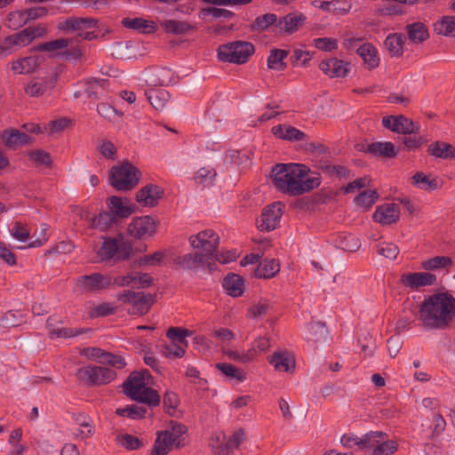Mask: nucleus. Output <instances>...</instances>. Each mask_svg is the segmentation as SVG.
<instances>
[{"label": "nucleus", "mask_w": 455, "mask_h": 455, "mask_svg": "<svg viewBox=\"0 0 455 455\" xmlns=\"http://www.w3.org/2000/svg\"><path fill=\"white\" fill-rule=\"evenodd\" d=\"M164 190L160 186L155 184H147L141 188L136 194L138 203L149 207L157 205L158 200L163 197Z\"/></svg>", "instance_id": "17"}, {"label": "nucleus", "mask_w": 455, "mask_h": 455, "mask_svg": "<svg viewBox=\"0 0 455 455\" xmlns=\"http://www.w3.org/2000/svg\"><path fill=\"white\" fill-rule=\"evenodd\" d=\"M319 68L331 78H344L347 76L351 66L350 63L338 58L323 60Z\"/></svg>", "instance_id": "15"}, {"label": "nucleus", "mask_w": 455, "mask_h": 455, "mask_svg": "<svg viewBox=\"0 0 455 455\" xmlns=\"http://www.w3.org/2000/svg\"><path fill=\"white\" fill-rule=\"evenodd\" d=\"M436 280V275L428 272L403 274L400 277L401 283L413 291L419 287L433 285Z\"/></svg>", "instance_id": "16"}, {"label": "nucleus", "mask_w": 455, "mask_h": 455, "mask_svg": "<svg viewBox=\"0 0 455 455\" xmlns=\"http://www.w3.org/2000/svg\"><path fill=\"white\" fill-rule=\"evenodd\" d=\"M143 375L139 371L132 372L123 383V392L133 401L148 404L149 407L158 406L161 396L158 392L148 387Z\"/></svg>", "instance_id": "4"}, {"label": "nucleus", "mask_w": 455, "mask_h": 455, "mask_svg": "<svg viewBox=\"0 0 455 455\" xmlns=\"http://www.w3.org/2000/svg\"><path fill=\"white\" fill-rule=\"evenodd\" d=\"M245 434L243 429L240 428L232 434L225 443L217 447L216 453L218 455H229L235 449H238L240 444L244 441Z\"/></svg>", "instance_id": "32"}, {"label": "nucleus", "mask_w": 455, "mask_h": 455, "mask_svg": "<svg viewBox=\"0 0 455 455\" xmlns=\"http://www.w3.org/2000/svg\"><path fill=\"white\" fill-rule=\"evenodd\" d=\"M166 431H169L171 438L174 440L175 447L180 449L186 445L185 435L188 433V427L176 420H170Z\"/></svg>", "instance_id": "36"}, {"label": "nucleus", "mask_w": 455, "mask_h": 455, "mask_svg": "<svg viewBox=\"0 0 455 455\" xmlns=\"http://www.w3.org/2000/svg\"><path fill=\"white\" fill-rule=\"evenodd\" d=\"M394 125V132L411 135L419 132V125L403 115L395 116Z\"/></svg>", "instance_id": "37"}, {"label": "nucleus", "mask_w": 455, "mask_h": 455, "mask_svg": "<svg viewBox=\"0 0 455 455\" xmlns=\"http://www.w3.org/2000/svg\"><path fill=\"white\" fill-rule=\"evenodd\" d=\"M352 4L339 1H323L320 3L319 9L336 14L345 15L351 10Z\"/></svg>", "instance_id": "48"}, {"label": "nucleus", "mask_w": 455, "mask_h": 455, "mask_svg": "<svg viewBox=\"0 0 455 455\" xmlns=\"http://www.w3.org/2000/svg\"><path fill=\"white\" fill-rule=\"evenodd\" d=\"M28 23L24 10L10 12L5 20L4 26L10 29L16 30Z\"/></svg>", "instance_id": "55"}, {"label": "nucleus", "mask_w": 455, "mask_h": 455, "mask_svg": "<svg viewBox=\"0 0 455 455\" xmlns=\"http://www.w3.org/2000/svg\"><path fill=\"white\" fill-rule=\"evenodd\" d=\"M378 197L379 194L375 190H364L355 198V203L358 206L369 209L372 206Z\"/></svg>", "instance_id": "60"}, {"label": "nucleus", "mask_w": 455, "mask_h": 455, "mask_svg": "<svg viewBox=\"0 0 455 455\" xmlns=\"http://www.w3.org/2000/svg\"><path fill=\"white\" fill-rule=\"evenodd\" d=\"M116 221L117 220L110 212L104 211L101 212L98 216L92 217L91 219L89 228L99 229L100 231H105Z\"/></svg>", "instance_id": "42"}, {"label": "nucleus", "mask_w": 455, "mask_h": 455, "mask_svg": "<svg viewBox=\"0 0 455 455\" xmlns=\"http://www.w3.org/2000/svg\"><path fill=\"white\" fill-rule=\"evenodd\" d=\"M132 252V243L119 235L116 237H106L99 248L97 254L100 260L107 261L114 259L116 261L127 259Z\"/></svg>", "instance_id": "5"}, {"label": "nucleus", "mask_w": 455, "mask_h": 455, "mask_svg": "<svg viewBox=\"0 0 455 455\" xmlns=\"http://www.w3.org/2000/svg\"><path fill=\"white\" fill-rule=\"evenodd\" d=\"M72 40L69 38H59L50 42L41 43L34 47L37 52H55L70 46Z\"/></svg>", "instance_id": "52"}, {"label": "nucleus", "mask_w": 455, "mask_h": 455, "mask_svg": "<svg viewBox=\"0 0 455 455\" xmlns=\"http://www.w3.org/2000/svg\"><path fill=\"white\" fill-rule=\"evenodd\" d=\"M76 379L87 386H101L113 381L116 378L114 370L102 366H84L76 371Z\"/></svg>", "instance_id": "8"}, {"label": "nucleus", "mask_w": 455, "mask_h": 455, "mask_svg": "<svg viewBox=\"0 0 455 455\" xmlns=\"http://www.w3.org/2000/svg\"><path fill=\"white\" fill-rule=\"evenodd\" d=\"M46 327L49 330L50 338H72L85 333L88 330L76 328L55 327L54 319L50 316L46 321Z\"/></svg>", "instance_id": "28"}, {"label": "nucleus", "mask_w": 455, "mask_h": 455, "mask_svg": "<svg viewBox=\"0 0 455 455\" xmlns=\"http://www.w3.org/2000/svg\"><path fill=\"white\" fill-rule=\"evenodd\" d=\"M116 298L119 301L132 306L129 314L138 315H146L155 302L152 294H146L143 291H124L119 292Z\"/></svg>", "instance_id": "9"}, {"label": "nucleus", "mask_w": 455, "mask_h": 455, "mask_svg": "<svg viewBox=\"0 0 455 455\" xmlns=\"http://www.w3.org/2000/svg\"><path fill=\"white\" fill-rule=\"evenodd\" d=\"M191 334V331L180 327H171L166 332L167 338L170 339L173 344H179L184 347H188L186 338Z\"/></svg>", "instance_id": "56"}, {"label": "nucleus", "mask_w": 455, "mask_h": 455, "mask_svg": "<svg viewBox=\"0 0 455 455\" xmlns=\"http://www.w3.org/2000/svg\"><path fill=\"white\" fill-rule=\"evenodd\" d=\"M117 441L121 446L128 451H136L143 446L141 440L130 434L118 435Z\"/></svg>", "instance_id": "62"}, {"label": "nucleus", "mask_w": 455, "mask_h": 455, "mask_svg": "<svg viewBox=\"0 0 455 455\" xmlns=\"http://www.w3.org/2000/svg\"><path fill=\"white\" fill-rule=\"evenodd\" d=\"M223 288L232 297H240L243 293V279L236 274H228L223 280Z\"/></svg>", "instance_id": "33"}, {"label": "nucleus", "mask_w": 455, "mask_h": 455, "mask_svg": "<svg viewBox=\"0 0 455 455\" xmlns=\"http://www.w3.org/2000/svg\"><path fill=\"white\" fill-rule=\"evenodd\" d=\"M216 175L217 172L213 168L203 167L196 172L194 179L197 183L205 187L212 183Z\"/></svg>", "instance_id": "63"}, {"label": "nucleus", "mask_w": 455, "mask_h": 455, "mask_svg": "<svg viewBox=\"0 0 455 455\" xmlns=\"http://www.w3.org/2000/svg\"><path fill=\"white\" fill-rule=\"evenodd\" d=\"M212 16L215 19L223 18V19H232L235 16V12L222 8H217L214 6L203 8L199 12V18L205 19L207 16Z\"/></svg>", "instance_id": "58"}, {"label": "nucleus", "mask_w": 455, "mask_h": 455, "mask_svg": "<svg viewBox=\"0 0 455 455\" xmlns=\"http://www.w3.org/2000/svg\"><path fill=\"white\" fill-rule=\"evenodd\" d=\"M171 436L169 431H157L150 455H166L172 450V446L175 447L174 440L172 439Z\"/></svg>", "instance_id": "27"}, {"label": "nucleus", "mask_w": 455, "mask_h": 455, "mask_svg": "<svg viewBox=\"0 0 455 455\" xmlns=\"http://www.w3.org/2000/svg\"><path fill=\"white\" fill-rule=\"evenodd\" d=\"M0 138L3 143L9 148H15L19 146L28 145L33 139L26 132L16 129L4 130L1 132Z\"/></svg>", "instance_id": "20"}, {"label": "nucleus", "mask_w": 455, "mask_h": 455, "mask_svg": "<svg viewBox=\"0 0 455 455\" xmlns=\"http://www.w3.org/2000/svg\"><path fill=\"white\" fill-rule=\"evenodd\" d=\"M437 35L455 37V16H443L434 23Z\"/></svg>", "instance_id": "41"}, {"label": "nucleus", "mask_w": 455, "mask_h": 455, "mask_svg": "<svg viewBox=\"0 0 455 455\" xmlns=\"http://www.w3.org/2000/svg\"><path fill=\"white\" fill-rule=\"evenodd\" d=\"M321 184V177L320 174H316L315 176L307 177L298 179V182L296 187H294V196L302 195L304 193L309 192L315 188H318Z\"/></svg>", "instance_id": "43"}, {"label": "nucleus", "mask_w": 455, "mask_h": 455, "mask_svg": "<svg viewBox=\"0 0 455 455\" xmlns=\"http://www.w3.org/2000/svg\"><path fill=\"white\" fill-rule=\"evenodd\" d=\"M419 320L426 330L445 331L455 320V297L449 291H437L424 299Z\"/></svg>", "instance_id": "1"}, {"label": "nucleus", "mask_w": 455, "mask_h": 455, "mask_svg": "<svg viewBox=\"0 0 455 455\" xmlns=\"http://www.w3.org/2000/svg\"><path fill=\"white\" fill-rule=\"evenodd\" d=\"M76 287L80 292H99L106 290L112 284L111 278L108 275L100 273H93L79 276L76 279Z\"/></svg>", "instance_id": "11"}, {"label": "nucleus", "mask_w": 455, "mask_h": 455, "mask_svg": "<svg viewBox=\"0 0 455 455\" xmlns=\"http://www.w3.org/2000/svg\"><path fill=\"white\" fill-rule=\"evenodd\" d=\"M5 43L9 44V46L12 50L13 47H24L29 44L31 41L25 28L18 33L6 36Z\"/></svg>", "instance_id": "59"}, {"label": "nucleus", "mask_w": 455, "mask_h": 455, "mask_svg": "<svg viewBox=\"0 0 455 455\" xmlns=\"http://www.w3.org/2000/svg\"><path fill=\"white\" fill-rule=\"evenodd\" d=\"M379 435L378 434H374V431H369L362 435H358L353 432H348L341 435L340 443L346 449L353 450L356 452L370 454L371 449L373 448V442L375 441L373 438Z\"/></svg>", "instance_id": "10"}, {"label": "nucleus", "mask_w": 455, "mask_h": 455, "mask_svg": "<svg viewBox=\"0 0 455 455\" xmlns=\"http://www.w3.org/2000/svg\"><path fill=\"white\" fill-rule=\"evenodd\" d=\"M118 416L127 417L132 419H143L146 416L147 409L144 406L137 404L127 405L124 408H118L116 411Z\"/></svg>", "instance_id": "51"}, {"label": "nucleus", "mask_w": 455, "mask_h": 455, "mask_svg": "<svg viewBox=\"0 0 455 455\" xmlns=\"http://www.w3.org/2000/svg\"><path fill=\"white\" fill-rule=\"evenodd\" d=\"M412 184L424 190L434 191L438 188L435 179L430 180L425 173L419 172L412 176Z\"/></svg>", "instance_id": "54"}, {"label": "nucleus", "mask_w": 455, "mask_h": 455, "mask_svg": "<svg viewBox=\"0 0 455 455\" xmlns=\"http://www.w3.org/2000/svg\"><path fill=\"white\" fill-rule=\"evenodd\" d=\"M375 157L394 158L397 156L399 150L389 141H377L368 144L363 150Z\"/></svg>", "instance_id": "22"}, {"label": "nucleus", "mask_w": 455, "mask_h": 455, "mask_svg": "<svg viewBox=\"0 0 455 455\" xmlns=\"http://www.w3.org/2000/svg\"><path fill=\"white\" fill-rule=\"evenodd\" d=\"M122 25L126 28L137 30L144 34L154 33L156 28L155 22L143 18H124L122 20Z\"/></svg>", "instance_id": "35"}, {"label": "nucleus", "mask_w": 455, "mask_h": 455, "mask_svg": "<svg viewBox=\"0 0 455 455\" xmlns=\"http://www.w3.org/2000/svg\"><path fill=\"white\" fill-rule=\"evenodd\" d=\"M224 354L230 359L239 363H248L255 360V352L253 348L246 351H237L233 349H225Z\"/></svg>", "instance_id": "49"}, {"label": "nucleus", "mask_w": 455, "mask_h": 455, "mask_svg": "<svg viewBox=\"0 0 455 455\" xmlns=\"http://www.w3.org/2000/svg\"><path fill=\"white\" fill-rule=\"evenodd\" d=\"M373 219L382 225L393 224L399 219V208L395 204H381L373 213Z\"/></svg>", "instance_id": "21"}, {"label": "nucleus", "mask_w": 455, "mask_h": 455, "mask_svg": "<svg viewBox=\"0 0 455 455\" xmlns=\"http://www.w3.org/2000/svg\"><path fill=\"white\" fill-rule=\"evenodd\" d=\"M403 36L400 33L389 34L384 44L391 57H401L403 53Z\"/></svg>", "instance_id": "39"}, {"label": "nucleus", "mask_w": 455, "mask_h": 455, "mask_svg": "<svg viewBox=\"0 0 455 455\" xmlns=\"http://www.w3.org/2000/svg\"><path fill=\"white\" fill-rule=\"evenodd\" d=\"M158 223L149 215L135 217L128 226V232L135 238L143 239L156 234Z\"/></svg>", "instance_id": "12"}, {"label": "nucleus", "mask_w": 455, "mask_h": 455, "mask_svg": "<svg viewBox=\"0 0 455 455\" xmlns=\"http://www.w3.org/2000/svg\"><path fill=\"white\" fill-rule=\"evenodd\" d=\"M254 45L250 42L235 41L221 44L218 48V59L223 62L243 64L254 53Z\"/></svg>", "instance_id": "7"}, {"label": "nucleus", "mask_w": 455, "mask_h": 455, "mask_svg": "<svg viewBox=\"0 0 455 455\" xmlns=\"http://www.w3.org/2000/svg\"><path fill=\"white\" fill-rule=\"evenodd\" d=\"M57 83V75L50 77L48 81L31 82L25 87V93L30 97H40L49 90L55 87Z\"/></svg>", "instance_id": "31"}, {"label": "nucleus", "mask_w": 455, "mask_h": 455, "mask_svg": "<svg viewBox=\"0 0 455 455\" xmlns=\"http://www.w3.org/2000/svg\"><path fill=\"white\" fill-rule=\"evenodd\" d=\"M216 368L227 377L235 379L239 381H243L245 379L243 371L238 369L237 367L234 366L233 364L226 363H216Z\"/></svg>", "instance_id": "61"}, {"label": "nucleus", "mask_w": 455, "mask_h": 455, "mask_svg": "<svg viewBox=\"0 0 455 455\" xmlns=\"http://www.w3.org/2000/svg\"><path fill=\"white\" fill-rule=\"evenodd\" d=\"M272 132L276 138L290 141H301L307 138L305 132L289 124L275 125Z\"/></svg>", "instance_id": "25"}, {"label": "nucleus", "mask_w": 455, "mask_h": 455, "mask_svg": "<svg viewBox=\"0 0 455 455\" xmlns=\"http://www.w3.org/2000/svg\"><path fill=\"white\" fill-rule=\"evenodd\" d=\"M309 172V168L300 164H277L271 171V180L277 189L283 193L294 196V187L298 179L305 178Z\"/></svg>", "instance_id": "3"}, {"label": "nucleus", "mask_w": 455, "mask_h": 455, "mask_svg": "<svg viewBox=\"0 0 455 455\" xmlns=\"http://www.w3.org/2000/svg\"><path fill=\"white\" fill-rule=\"evenodd\" d=\"M163 27L167 33L173 35L188 34L191 30H196V27L186 22L176 20H169L163 23Z\"/></svg>", "instance_id": "45"}, {"label": "nucleus", "mask_w": 455, "mask_h": 455, "mask_svg": "<svg viewBox=\"0 0 455 455\" xmlns=\"http://www.w3.org/2000/svg\"><path fill=\"white\" fill-rule=\"evenodd\" d=\"M107 204L109 208V212L118 219L128 218L133 212L134 206L125 205L121 197L112 196L108 197Z\"/></svg>", "instance_id": "29"}, {"label": "nucleus", "mask_w": 455, "mask_h": 455, "mask_svg": "<svg viewBox=\"0 0 455 455\" xmlns=\"http://www.w3.org/2000/svg\"><path fill=\"white\" fill-rule=\"evenodd\" d=\"M277 22V16L275 13H266L259 15L255 19V20L251 25V29L264 31L270 26L275 27Z\"/></svg>", "instance_id": "50"}, {"label": "nucleus", "mask_w": 455, "mask_h": 455, "mask_svg": "<svg viewBox=\"0 0 455 455\" xmlns=\"http://www.w3.org/2000/svg\"><path fill=\"white\" fill-rule=\"evenodd\" d=\"M140 178V170L128 162L114 166L109 173L110 185L121 191L132 189L138 184Z\"/></svg>", "instance_id": "6"}, {"label": "nucleus", "mask_w": 455, "mask_h": 455, "mask_svg": "<svg viewBox=\"0 0 455 455\" xmlns=\"http://www.w3.org/2000/svg\"><path fill=\"white\" fill-rule=\"evenodd\" d=\"M306 16L302 13H289L278 20L274 32H280L286 35H291L304 24Z\"/></svg>", "instance_id": "19"}, {"label": "nucleus", "mask_w": 455, "mask_h": 455, "mask_svg": "<svg viewBox=\"0 0 455 455\" xmlns=\"http://www.w3.org/2000/svg\"><path fill=\"white\" fill-rule=\"evenodd\" d=\"M283 204L275 202L266 206L260 215V220L258 222V228L260 231L269 232L276 228L282 217Z\"/></svg>", "instance_id": "13"}, {"label": "nucleus", "mask_w": 455, "mask_h": 455, "mask_svg": "<svg viewBox=\"0 0 455 455\" xmlns=\"http://www.w3.org/2000/svg\"><path fill=\"white\" fill-rule=\"evenodd\" d=\"M28 157L30 160L34 161L36 164L44 165L47 167L51 166L52 162L51 155L43 149L29 151Z\"/></svg>", "instance_id": "64"}, {"label": "nucleus", "mask_w": 455, "mask_h": 455, "mask_svg": "<svg viewBox=\"0 0 455 455\" xmlns=\"http://www.w3.org/2000/svg\"><path fill=\"white\" fill-rule=\"evenodd\" d=\"M44 61V57L42 55H30L12 61V69L17 74H29Z\"/></svg>", "instance_id": "23"}, {"label": "nucleus", "mask_w": 455, "mask_h": 455, "mask_svg": "<svg viewBox=\"0 0 455 455\" xmlns=\"http://www.w3.org/2000/svg\"><path fill=\"white\" fill-rule=\"evenodd\" d=\"M453 265V260L448 256H435L421 263L423 269L430 271L440 268H448Z\"/></svg>", "instance_id": "47"}, {"label": "nucleus", "mask_w": 455, "mask_h": 455, "mask_svg": "<svg viewBox=\"0 0 455 455\" xmlns=\"http://www.w3.org/2000/svg\"><path fill=\"white\" fill-rule=\"evenodd\" d=\"M328 336V330L321 322L311 323L308 325V335L307 340L313 343L325 341Z\"/></svg>", "instance_id": "44"}, {"label": "nucleus", "mask_w": 455, "mask_h": 455, "mask_svg": "<svg viewBox=\"0 0 455 455\" xmlns=\"http://www.w3.org/2000/svg\"><path fill=\"white\" fill-rule=\"evenodd\" d=\"M153 76L155 79L152 81L156 85L168 86L170 84L174 83L175 77L172 69L167 68H160L154 71Z\"/></svg>", "instance_id": "57"}, {"label": "nucleus", "mask_w": 455, "mask_h": 455, "mask_svg": "<svg viewBox=\"0 0 455 455\" xmlns=\"http://www.w3.org/2000/svg\"><path fill=\"white\" fill-rule=\"evenodd\" d=\"M318 168L330 177L335 176L341 179L349 176V170L346 166L329 164L326 161H320Z\"/></svg>", "instance_id": "53"}, {"label": "nucleus", "mask_w": 455, "mask_h": 455, "mask_svg": "<svg viewBox=\"0 0 455 455\" xmlns=\"http://www.w3.org/2000/svg\"><path fill=\"white\" fill-rule=\"evenodd\" d=\"M99 20L90 17L71 16L66 19H60L57 28L64 33L82 31L83 29L98 28Z\"/></svg>", "instance_id": "14"}, {"label": "nucleus", "mask_w": 455, "mask_h": 455, "mask_svg": "<svg viewBox=\"0 0 455 455\" xmlns=\"http://www.w3.org/2000/svg\"><path fill=\"white\" fill-rule=\"evenodd\" d=\"M379 436L373 438V448L371 449L370 454L371 455H391L394 454L397 449L398 444L394 440L388 439V435L383 431H374Z\"/></svg>", "instance_id": "18"}, {"label": "nucleus", "mask_w": 455, "mask_h": 455, "mask_svg": "<svg viewBox=\"0 0 455 455\" xmlns=\"http://www.w3.org/2000/svg\"><path fill=\"white\" fill-rule=\"evenodd\" d=\"M280 271L279 261L275 259H264L255 269V276L269 279Z\"/></svg>", "instance_id": "34"}, {"label": "nucleus", "mask_w": 455, "mask_h": 455, "mask_svg": "<svg viewBox=\"0 0 455 455\" xmlns=\"http://www.w3.org/2000/svg\"><path fill=\"white\" fill-rule=\"evenodd\" d=\"M145 94L148 102L156 110L163 109L171 98L168 91L159 88L150 89Z\"/></svg>", "instance_id": "38"}, {"label": "nucleus", "mask_w": 455, "mask_h": 455, "mask_svg": "<svg viewBox=\"0 0 455 455\" xmlns=\"http://www.w3.org/2000/svg\"><path fill=\"white\" fill-rule=\"evenodd\" d=\"M356 53L363 59L369 70L375 69L379 65L377 48L371 43H364L356 49Z\"/></svg>", "instance_id": "24"}, {"label": "nucleus", "mask_w": 455, "mask_h": 455, "mask_svg": "<svg viewBox=\"0 0 455 455\" xmlns=\"http://www.w3.org/2000/svg\"><path fill=\"white\" fill-rule=\"evenodd\" d=\"M405 28L409 39L414 44L423 43L429 37L427 27L421 22L408 24Z\"/></svg>", "instance_id": "40"}, {"label": "nucleus", "mask_w": 455, "mask_h": 455, "mask_svg": "<svg viewBox=\"0 0 455 455\" xmlns=\"http://www.w3.org/2000/svg\"><path fill=\"white\" fill-rule=\"evenodd\" d=\"M289 52L286 50L273 49L267 57V67L269 69L283 70L286 64L283 60L288 56Z\"/></svg>", "instance_id": "46"}, {"label": "nucleus", "mask_w": 455, "mask_h": 455, "mask_svg": "<svg viewBox=\"0 0 455 455\" xmlns=\"http://www.w3.org/2000/svg\"><path fill=\"white\" fill-rule=\"evenodd\" d=\"M268 362L279 371L289 372L295 369V360L287 351H275Z\"/></svg>", "instance_id": "26"}, {"label": "nucleus", "mask_w": 455, "mask_h": 455, "mask_svg": "<svg viewBox=\"0 0 455 455\" xmlns=\"http://www.w3.org/2000/svg\"><path fill=\"white\" fill-rule=\"evenodd\" d=\"M427 153L437 158L451 160L455 158V147L444 141H435L428 146Z\"/></svg>", "instance_id": "30"}, {"label": "nucleus", "mask_w": 455, "mask_h": 455, "mask_svg": "<svg viewBox=\"0 0 455 455\" xmlns=\"http://www.w3.org/2000/svg\"><path fill=\"white\" fill-rule=\"evenodd\" d=\"M195 252L187 253L176 259V263L184 269H196L208 267L212 268L213 255L220 243L218 234L212 229L203 230L188 238Z\"/></svg>", "instance_id": "2"}]
</instances>
